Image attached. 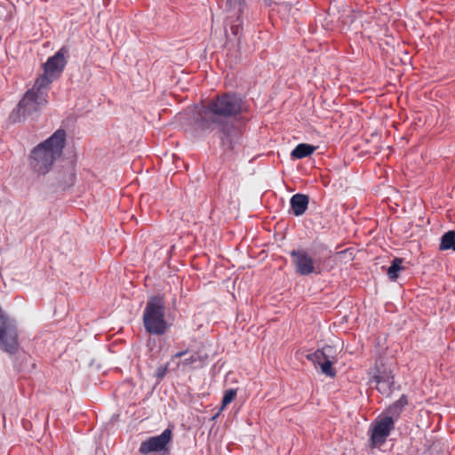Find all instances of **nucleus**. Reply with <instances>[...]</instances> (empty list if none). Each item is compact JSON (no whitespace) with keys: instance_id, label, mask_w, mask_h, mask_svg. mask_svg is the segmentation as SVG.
Segmentation results:
<instances>
[{"instance_id":"f257e3e1","label":"nucleus","mask_w":455,"mask_h":455,"mask_svg":"<svg viewBox=\"0 0 455 455\" xmlns=\"http://www.w3.org/2000/svg\"><path fill=\"white\" fill-rule=\"evenodd\" d=\"M66 144V132L57 130L44 141L36 146L30 152L29 166L38 175H44L53 167L55 162L61 157Z\"/></svg>"},{"instance_id":"f03ea898","label":"nucleus","mask_w":455,"mask_h":455,"mask_svg":"<svg viewBox=\"0 0 455 455\" xmlns=\"http://www.w3.org/2000/svg\"><path fill=\"white\" fill-rule=\"evenodd\" d=\"M242 106V99L235 95L224 94L216 98L202 112V127L208 128L209 124L217 122V117H228L241 113Z\"/></svg>"},{"instance_id":"7ed1b4c3","label":"nucleus","mask_w":455,"mask_h":455,"mask_svg":"<svg viewBox=\"0 0 455 455\" xmlns=\"http://www.w3.org/2000/svg\"><path fill=\"white\" fill-rule=\"evenodd\" d=\"M49 86H40L37 80L20 100L17 109L12 114L14 121H20L21 118L30 116L38 113L47 104V89Z\"/></svg>"},{"instance_id":"20e7f679","label":"nucleus","mask_w":455,"mask_h":455,"mask_svg":"<svg viewBox=\"0 0 455 455\" xmlns=\"http://www.w3.org/2000/svg\"><path fill=\"white\" fill-rule=\"evenodd\" d=\"M143 323L146 331L151 334L163 335L167 331L164 296H152L148 299L143 313Z\"/></svg>"},{"instance_id":"39448f33","label":"nucleus","mask_w":455,"mask_h":455,"mask_svg":"<svg viewBox=\"0 0 455 455\" xmlns=\"http://www.w3.org/2000/svg\"><path fill=\"white\" fill-rule=\"evenodd\" d=\"M66 52L67 51L62 48L47 60L44 64V73L36 78L38 85L50 86L52 81L61 74L67 62Z\"/></svg>"},{"instance_id":"423d86ee","label":"nucleus","mask_w":455,"mask_h":455,"mask_svg":"<svg viewBox=\"0 0 455 455\" xmlns=\"http://www.w3.org/2000/svg\"><path fill=\"white\" fill-rule=\"evenodd\" d=\"M307 359L320 366L322 372L326 376L334 377L336 375V371L331 367L337 362V354L333 347L325 346L322 349H317L307 355Z\"/></svg>"},{"instance_id":"0eeeda50","label":"nucleus","mask_w":455,"mask_h":455,"mask_svg":"<svg viewBox=\"0 0 455 455\" xmlns=\"http://www.w3.org/2000/svg\"><path fill=\"white\" fill-rule=\"evenodd\" d=\"M172 439V431L166 428L161 435L149 437L140 443L139 451L142 455L160 452L165 455L169 452V444Z\"/></svg>"},{"instance_id":"6e6552de","label":"nucleus","mask_w":455,"mask_h":455,"mask_svg":"<svg viewBox=\"0 0 455 455\" xmlns=\"http://www.w3.org/2000/svg\"><path fill=\"white\" fill-rule=\"evenodd\" d=\"M394 428V419L391 416H385L378 419L371 429V445L373 448L380 447L387 440Z\"/></svg>"},{"instance_id":"1a4fd4ad","label":"nucleus","mask_w":455,"mask_h":455,"mask_svg":"<svg viewBox=\"0 0 455 455\" xmlns=\"http://www.w3.org/2000/svg\"><path fill=\"white\" fill-rule=\"evenodd\" d=\"M292 263L296 273L299 275H308L315 271L314 259L304 250H293L291 251Z\"/></svg>"},{"instance_id":"9d476101","label":"nucleus","mask_w":455,"mask_h":455,"mask_svg":"<svg viewBox=\"0 0 455 455\" xmlns=\"http://www.w3.org/2000/svg\"><path fill=\"white\" fill-rule=\"evenodd\" d=\"M373 379L377 385V389L385 395H388L391 392V387L394 384V376L392 371L382 365V369L378 366L373 373Z\"/></svg>"},{"instance_id":"9b49d317","label":"nucleus","mask_w":455,"mask_h":455,"mask_svg":"<svg viewBox=\"0 0 455 455\" xmlns=\"http://www.w3.org/2000/svg\"><path fill=\"white\" fill-rule=\"evenodd\" d=\"M221 141L224 146L233 149L236 144H239L242 139V130L232 124H225L221 128Z\"/></svg>"},{"instance_id":"f8f14e48","label":"nucleus","mask_w":455,"mask_h":455,"mask_svg":"<svg viewBox=\"0 0 455 455\" xmlns=\"http://www.w3.org/2000/svg\"><path fill=\"white\" fill-rule=\"evenodd\" d=\"M207 360V355H203L199 351H195L189 354L183 360L178 363L179 367H182L184 370H191L202 367Z\"/></svg>"},{"instance_id":"ddd939ff","label":"nucleus","mask_w":455,"mask_h":455,"mask_svg":"<svg viewBox=\"0 0 455 455\" xmlns=\"http://www.w3.org/2000/svg\"><path fill=\"white\" fill-rule=\"evenodd\" d=\"M308 196L303 194H296L291 198V212L295 216L302 215L308 205Z\"/></svg>"},{"instance_id":"4468645a","label":"nucleus","mask_w":455,"mask_h":455,"mask_svg":"<svg viewBox=\"0 0 455 455\" xmlns=\"http://www.w3.org/2000/svg\"><path fill=\"white\" fill-rule=\"evenodd\" d=\"M439 249L441 251L451 250L455 251V231L451 230L446 232L441 237Z\"/></svg>"},{"instance_id":"2eb2a0df","label":"nucleus","mask_w":455,"mask_h":455,"mask_svg":"<svg viewBox=\"0 0 455 455\" xmlns=\"http://www.w3.org/2000/svg\"><path fill=\"white\" fill-rule=\"evenodd\" d=\"M315 151V147L308 144H299L291 152V156L297 159L310 156Z\"/></svg>"},{"instance_id":"dca6fc26","label":"nucleus","mask_w":455,"mask_h":455,"mask_svg":"<svg viewBox=\"0 0 455 455\" xmlns=\"http://www.w3.org/2000/svg\"><path fill=\"white\" fill-rule=\"evenodd\" d=\"M403 269V259L395 258L393 259L391 266L387 268V274L392 281H395L398 277V272Z\"/></svg>"},{"instance_id":"f3484780","label":"nucleus","mask_w":455,"mask_h":455,"mask_svg":"<svg viewBox=\"0 0 455 455\" xmlns=\"http://www.w3.org/2000/svg\"><path fill=\"white\" fill-rule=\"evenodd\" d=\"M407 398L404 395H403L399 398V400H397L393 405H391L388 408V411L392 415H399L402 408H403L407 404Z\"/></svg>"},{"instance_id":"a211bd4d","label":"nucleus","mask_w":455,"mask_h":455,"mask_svg":"<svg viewBox=\"0 0 455 455\" xmlns=\"http://www.w3.org/2000/svg\"><path fill=\"white\" fill-rule=\"evenodd\" d=\"M235 395H236V390L235 389L230 388V389L226 390L225 393H224V395H223L221 408L223 409L228 404H229L234 400Z\"/></svg>"},{"instance_id":"6ab92c4d","label":"nucleus","mask_w":455,"mask_h":455,"mask_svg":"<svg viewBox=\"0 0 455 455\" xmlns=\"http://www.w3.org/2000/svg\"><path fill=\"white\" fill-rule=\"evenodd\" d=\"M230 29H231L232 34L235 36H236V37L240 36V35L242 34V31H243V27H242V22L240 21L239 19H237L235 20V24L231 25Z\"/></svg>"},{"instance_id":"aec40b11","label":"nucleus","mask_w":455,"mask_h":455,"mask_svg":"<svg viewBox=\"0 0 455 455\" xmlns=\"http://www.w3.org/2000/svg\"><path fill=\"white\" fill-rule=\"evenodd\" d=\"M188 355V350H184V351H180V352H177L175 355H172V359H178V358H181L185 355Z\"/></svg>"},{"instance_id":"412c9836","label":"nucleus","mask_w":455,"mask_h":455,"mask_svg":"<svg viewBox=\"0 0 455 455\" xmlns=\"http://www.w3.org/2000/svg\"><path fill=\"white\" fill-rule=\"evenodd\" d=\"M165 372H166V367H164V368L161 367V368L158 369L157 375H158V377L162 378V377L164 376Z\"/></svg>"},{"instance_id":"4be33fe9","label":"nucleus","mask_w":455,"mask_h":455,"mask_svg":"<svg viewBox=\"0 0 455 455\" xmlns=\"http://www.w3.org/2000/svg\"><path fill=\"white\" fill-rule=\"evenodd\" d=\"M228 2L230 4H241L243 2V0H228Z\"/></svg>"}]
</instances>
